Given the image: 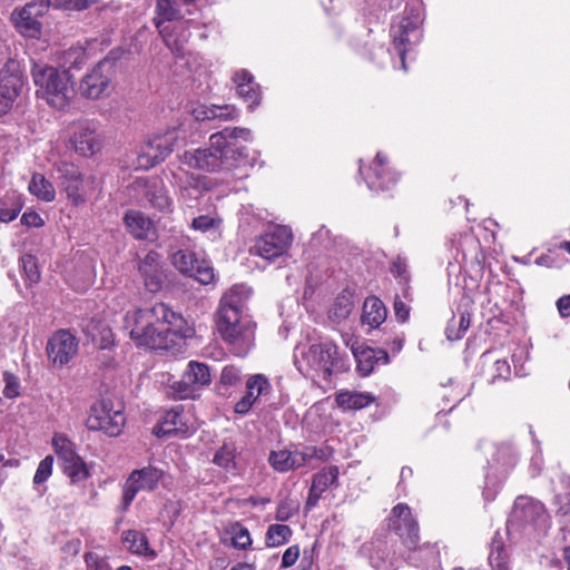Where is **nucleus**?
Masks as SVG:
<instances>
[{
  "label": "nucleus",
  "instance_id": "obj_1",
  "mask_svg": "<svg viewBox=\"0 0 570 570\" xmlns=\"http://www.w3.org/2000/svg\"><path fill=\"white\" fill-rule=\"evenodd\" d=\"M239 140L250 141L252 132L247 128L226 127L223 130L212 134L208 146L187 150L181 156V163L190 168L206 170L209 173L224 171L232 177L242 178L245 174H237L249 164L246 147Z\"/></svg>",
  "mask_w": 570,
  "mask_h": 570
},
{
  "label": "nucleus",
  "instance_id": "obj_2",
  "mask_svg": "<svg viewBox=\"0 0 570 570\" xmlns=\"http://www.w3.org/2000/svg\"><path fill=\"white\" fill-rule=\"evenodd\" d=\"M125 328L138 346L153 350H168L189 336L185 318L164 303L127 312Z\"/></svg>",
  "mask_w": 570,
  "mask_h": 570
},
{
  "label": "nucleus",
  "instance_id": "obj_3",
  "mask_svg": "<svg viewBox=\"0 0 570 570\" xmlns=\"http://www.w3.org/2000/svg\"><path fill=\"white\" fill-rule=\"evenodd\" d=\"M294 364L304 376H318L330 381L333 373L344 372L347 364L332 341L312 344L307 348L296 347Z\"/></svg>",
  "mask_w": 570,
  "mask_h": 570
},
{
  "label": "nucleus",
  "instance_id": "obj_4",
  "mask_svg": "<svg viewBox=\"0 0 570 570\" xmlns=\"http://www.w3.org/2000/svg\"><path fill=\"white\" fill-rule=\"evenodd\" d=\"M37 96L52 108L63 109L75 96L73 83L68 70L33 62L31 68Z\"/></svg>",
  "mask_w": 570,
  "mask_h": 570
},
{
  "label": "nucleus",
  "instance_id": "obj_5",
  "mask_svg": "<svg viewBox=\"0 0 570 570\" xmlns=\"http://www.w3.org/2000/svg\"><path fill=\"white\" fill-rule=\"evenodd\" d=\"M217 330L237 356H245L254 346L255 323L249 316H218Z\"/></svg>",
  "mask_w": 570,
  "mask_h": 570
},
{
  "label": "nucleus",
  "instance_id": "obj_6",
  "mask_svg": "<svg viewBox=\"0 0 570 570\" xmlns=\"http://www.w3.org/2000/svg\"><path fill=\"white\" fill-rule=\"evenodd\" d=\"M124 406L109 399H102L91 405L86 425L91 431H101L109 436H117L125 425Z\"/></svg>",
  "mask_w": 570,
  "mask_h": 570
},
{
  "label": "nucleus",
  "instance_id": "obj_7",
  "mask_svg": "<svg viewBox=\"0 0 570 570\" xmlns=\"http://www.w3.org/2000/svg\"><path fill=\"white\" fill-rule=\"evenodd\" d=\"M115 75V59L104 58L82 77L79 85L80 94L88 99L109 96L114 90Z\"/></svg>",
  "mask_w": 570,
  "mask_h": 570
},
{
  "label": "nucleus",
  "instance_id": "obj_8",
  "mask_svg": "<svg viewBox=\"0 0 570 570\" xmlns=\"http://www.w3.org/2000/svg\"><path fill=\"white\" fill-rule=\"evenodd\" d=\"M179 135L175 128L148 138L137 155V168L149 169L164 161L173 153Z\"/></svg>",
  "mask_w": 570,
  "mask_h": 570
},
{
  "label": "nucleus",
  "instance_id": "obj_9",
  "mask_svg": "<svg viewBox=\"0 0 570 570\" xmlns=\"http://www.w3.org/2000/svg\"><path fill=\"white\" fill-rule=\"evenodd\" d=\"M210 382L209 367L205 363L190 361L180 381L175 382L171 387L177 399H195Z\"/></svg>",
  "mask_w": 570,
  "mask_h": 570
},
{
  "label": "nucleus",
  "instance_id": "obj_10",
  "mask_svg": "<svg viewBox=\"0 0 570 570\" xmlns=\"http://www.w3.org/2000/svg\"><path fill=\"white\" fill-rule=\"evenodd\" d=\"M164 476V471L148 465L142 469L134 470L127 478L122 487L121 509L128 510L131 502L139 491H153L157 488Z\"/></svg>",
  "mask_w": 570,
  "mask_h": 570
},
{
  "label": "nucleus",
  "instance_id": "obj_11",
  "mask_svg": "<svg viewBox=\"0 0 570 570\" xmlns=\"http://www.w3.org/2000/svg\"><path fill=\"white\" fill-rule=\"evenodd\" d=\"M292 242V232L286 226H275L269 232L259 236L250 247L252 255L266 261H273L282 256Z\"/></svg>",
  "mask_w": 570,
  "mask_h": 570
},
{
  "label": "nucleus",
  "instance_id": "obj_12",
  "mask_svg": "<svg viewBox=\"0 0 570 570\" xmlns=\"http://www.w3.org/2000/svg\"><path fill=\"white\" fill-rule=\"evenodd\" d=\"M79 340L68 330L56 331L48 340L46 352L56 367L67 365L78 353Z\"/></svg>",
  "mask_w": 570,
  "mask_h": 570
},
{
  "label": "nucleus",
  "instance_id": "obj_13",
  "mask_svg": "<svg viewBox=\"0 0 570 570\" xmlns=\"http://www.w3.org/2000/svg\"><path fill=\"white\" fill-rule=\"evenodd\" d=\"M544 505L540 501L530 497H518L507 522L508 533L533 524L544 515Z\"/></svg>",
  "mask_w": 570,
  "mask_h": 570
},
{
  "label": "nucleus",
  "instance_id": "obj_14",
  "mask_svg": "<svg viewBox=\"0 0 570 570\" xmlns=\"http://www.w3.org/2000/svg\"><path fill=\"white\" fill-rule=\"evenodd\" d=\"M46 13L45 9L38 6V1L27 3L20 10L12 12L11 19L18 31L29 38H38L41 33L39 17Z\"/></svg>",
  "mask_w": 570,
  "mask_h": 570
},
{
  "label": "nucleus",
  "instance_id": "obj_15",
  "mask_svg": "<svg viewBox=\"0 0 570 570\" xmlns=\"http://www.w3.org/2000/svg\"><path fill=\"white\" fill-rule=\"evenodd\" d=\"M390 527L399 532L405 544L419 542V524L405 503L396 504L391 512Z\"/></svg>",
  "mask_w": 570,
  "mask_h": 570
},
{
  "label": "nucleus",
  "instance_id": "obj_16",
  "mask_svg": "<svg viewBox=\"0 0 570 570\" xmlns=\"http://www.w3.org/2000/svg\"><path fill=\"white\" fill-rule=\"evenodd\" d=\"M138 271L148 292L157 293L161 289L165 275L158 253L153 250L147 253L138 263Z\"/></svg>",
  "mask_w": 570,
  "mask_h": 570
},
{
  "label": "nucleus",
  "instance_id": "obj_17",
  "mask_svg": "<svg viewBox=\"0 0 570 570\" xmlns=\"http://www.w3.org/2000/svg\"><path fill=\"white\" fill-rule=\"evenodd\" d=\"M252 295V289L246 285H234L226 292L219 303L218 316H248L246 314V304Z\"/></svg>",
  "mask_w": 570,
  "mask_h": 570
},
{
  "label": "nucleus",
  "instance_id": "obj_18",
  "mask_svg": "<svg viewBox=\"0 0 570 570\" xmlns=\"http://www.w3.org/2000/svg\"><path fill=\"white\" fill-rule=\"evenodd\" d=\"M246 394L235 404V412L247 414L259 396L269 394L272 386L263 374H255L246 381Z\"/></svg>",
  "mask_w": 570,
  "mask_h": 570
},
{
  "label": "nucleus",
  "instance_id": "obj_19",
  "mask_svg": "<svg viewBox=\"0 0 570 570\" xmlns=\"http://www.w3.org/2000/svg\"><path fill=\"white\" fill-rule=\"evenodd\" d=\"M233 81L236 85L238 96L248 104L250 110L261 104L262 92L259 85L248 70L240 69L235 71Z\"/></svg>",
  "mask_w": 570,
  "mask_h": 570
},
{
  "label": "nucleus",
  "instance_id": "obj_20",
  "mask_svg": "<svg viewBox=\"0 0 570 570\" xmlns=\"http://www.w3.org/2000/svg\"><path fill=\"white\" fill-rule=\"evenodd\" d=\"M385 165L386 157L382 153H377L374 163L370 167V174L365 178L370 189L387 190L396 183V174L390 171Z\"/></svg>",
  "mask_w": 570,
  "mask_h": 570
},
{
  "label": "nucleus",
  "instance_id": "obj_21",
  "mask_svg": "<svg viewBox=\"0 0 570 570\" xmlns=\"http://www.w3.org/2000/svg\"><path fill=\"white\" fill-rule=\"evenodd\" d=\"M269 465L279 473H286L304 466L302 449L297 446L273 450L267 459Z\"/></svg>",
  "mask_w": 570,
  "mask_h": 570
},
{
  "label": "nucleus",
  "instance_id": "obj_22",
  "mask_svg": "<svg viewBox=\"0 0 570 570\" xmlns=\"http://www.w3.org/2000/svg\"><path fill=\"white\" fill-rule=\"evenodd\" d=\"M351 350L357 362V371L364 376L370 375L376 364H387L390 362L387 352L381 348L355 347L353 344Z\"/></svg>",
  "mask_w": 570,
  "mask_h": 570
},
{
  "label": "nucleus",
  "instance_id": "obj_23",
  "mask_svg": "<svg viewBox=\"0 0 570 570\" xmlns=\"http://www.w3.org/2000/svg\"><path fill=\"white\" fill-rule=\"evenodd\" d=\"M75 150L85 156H92L100 148L98 136L87 124H80L71 139Z\"/></svg>",
  "mask_w": 570,
  "mask_h": 570
},
{
  "label": "nucleus",
  "instance_id": "obj_24",
  "mask_svg": "<svg viewBox=\"0 0 570 570\" xmlns=\"http://www.w3.org/2000/svg\"><path fill=\"white\" fill-rule=\"evenodd\" d=\"M125 224L135 238L153 240L155 238L154 223L141 212L130 210L124 217Z\"/></svg>",
  "mask_w": 570,
  "mask_h": 570
},
{
  "label": "nucleus",
  "instance_id": "obj_25",
  "mask_svg": "<svg viewBox=\"0 0 570 570\" xmlns=\"http://www.w3.org/2000/svg\"><path fill=\"white\" fill-rule=\"evenodd\" d=\"M22 81L17 73L0 75V116L8 112L19 94Z\"/></svg>",
  "mask_w": 570,
  "mask_h": 570
},
{
  "label": "nucleus",
  "instance_id": "obj_26",
  "mask_svg": "<svg viewBox=\"0 0 570 570\" xmlns=\"http://www.w3.org/2000/svg\"><path fill=\"white\" fill-rule=\"evenodd\" d=\"M411 35L415 39H417L420 36V31H419L417 24L415 22L411 21L409 18L402 19L397 29L393 31V43H394L395 49L399 51L403 70H406L405 45L411 43Z\"/></svg>",
  "mask_w": 570,
  "mask_h": 570
},
{
  "label": "nucleus",
  "instance_id": "obj_27",
  "mask_svg": "<svg viewBox=\"0 0 570 570\" xmlns=\"http://www.w3.org/2000/svg\"><path fill=\"white\" fill-rule=\"evenodd\" d=\"M411 550L407 556V562L414 567L430 568L439 563L440 552L435 546L424 544L417 547L415 544H406Z\"/></svg>",
  "mask_w": 570,
  "mask_h": 570
},
{
  "label": "nucleus",
  "instance_id": "obj_28",
  "mask_svg": "<svg viewBox=\"0 0 570 570\" xmlns=\"http://www.w3.org/2000/svg\"><path fill=\"white\" fill-rule=\"evenodd\" d=\"M166 47L176 56L184 55L185 45L187 43L190 32L184 24L175 26L170 29L168 26L158 29Z\"/></svg>",
  "mask_w": 570,
  "mask_h": 570
},
{
  "label": "nucleus",
  "instance_id": "obj_29",
  "mask_svg": "<svg viewBox=\"0 0 570 570\" xmlns=\"http://www.w3.org/2000/svg\"><path fill=\"white\" fill-rule=\"evenodd\" d=\"M387 311L383 302L377 297H367L363 303L362 324L371 328H377L386 318Z\"/></svg>",
  "mask_w": 570,
  "mask_h": 570
},
{
  "label": "nucleus",
  "instance_id": "obj_30",
  "mask_svg": "<svg viewBox=\"0 0 570 570\" xmlns=\"http://www.w3.org/2000/svg\"><path fill=\"white\" fill-rule=\"evenodd\" d=\"M122 542L134 554L147 556L150 559L156 557V552L150 549L147 537L137 530H127L122 533Z\"/></svg>",
  "mask_w": 570,
  "mask_h": 570
},
{
  "label": "nucleus",
  "instance_id": "obj_31",
  "mask_svg": "<svg viewBox=\"0 0 570 570\" xmlns=\"http://www.w3.org/2000/svg\"><path fill=\"white\" fill-rule=\"evenodd\" d=\"M181 18L178 0H157L154 23L157 29L164 28L166 22Z\"/></svg>",
  "mask_w": 570,
  "mask_h": 570
},
{
  "label": "nucleus",
  "instance_id": "obj_32",
  "mask_svg": "<svg viewBox=\"0 0 570 570\" xmlns=\"http://www.w3.org/2000/svg\"><path fill=\"white\" fill-rule=\"evenodd\" d=\"M154 433L159 438L167 435H185L186 431L183 429L181 413L175 409L166 412L161 423L155 426Z\"/></svg>",
  "mask_w": 570,
  "mask_h": 570
},
{
  "label": "nucleus",
  "instance_id": "obj_33",
  "mask_svg": "<svg viewBox=\"0 0 570 570\" xmlns=\"http://www.w3.org/2000/svg\"><path fill=\"white\" fill-rule=\"evenodd\" d=\"M489 563L492 570H511L509 553L499 533H497L492 539Z\"/></svg>",
  "mask_w": 570,
  "mask_h": 570
},
{
  "label": "nucleus",
  "instance_id": "obj_34",
  "mask_svg": "<svg viewBox=\"0 0 570 570\" xmlns=\"http://www.w3.org/2000/svg\"><path fill=\"white\" fill-rule=\"evenodd\" d=\"M374 402V397L362 392H340L336 395V403L344 410H361Z\"/></svg>",
  "mask_w": 570,
  "mask_h": 570
},
{
  "label": "nucleus",
  "instance_id": "obj_35",
  "mask_svg": "<svg viewBox=\"0 0 570 570\" xmlns=\"http://www.w3.org/2000/svg\"><path fill=\"white\" fill-rule=\"evenodd\" d=\"M340 470L336 465H330L323 468L321 471L315 473L312 479V487L321 492H325L330 488H337Z\"/></svg>",
  "mask_w": 570,
  "mask_h": 570
},
{
  "label": "nucleus",
  "instance_id": "obj_36",
  "mask_svg": "<svg viewBox=\"0 0 570 570\" xmlns=\"http://www.w3.org/2000/svg\"><path fill=\"white\" fill-rule=\"evenodd\" d=\"M236 454L237 448L235 443L224 442L223 445L216 451L213 462L227 472L234 473L237 470Z\"/></svg>",
  "mask_w": 570,
  "mask_h": 570
},
{
  "label": "nucleus",
  "instance_id": "obj_37",
  "mask_svg": "<svg viewBox=\"0 0 570 570\" xmlns=\"http://www.w3.org/2000/svg\"><path fill=\"white\" fill-rule=\"evenodd\" d=\"M29 190L32 195L43 202H52L56 196V190L52 184L46 179L41 174H33L30 183Z\"/></svg>",
  "mask_w": 570,
  "mask_h": 570
},
{
  "label": "nucleus",
  "instance_id": "obj_38",
  "mask_svg": "<svg viewBox=\"0 0 570 570\" xmlns=\"http://www.w3.org/2000/svg\"><path fill=\"white\" fill-rule=\"evenodd\" d=\"M52 448L58 459L65 463H71L77 456L75 444L61 433H56L52 438Z\"/></svg>",
  "mask_w": 570,
  "mask_h": 570
},
{
  "label": "nucleus",
  "instance_id": "obj_39",
  "mask_svg": "<svg viewBox=\"0 0 570 570\" xmlns=\"http://www.w3.org/2000/svg\"><path fill=\"white\" fill-rule=\"evenodd\" d=\"M53 471V456L47 455L45 459H42L38 468L36 470V473L33 475V488L38 492L39 497H42L46 491L47 487L45 483L48 481V479L52 475Z\"/></svg>",
  "mask_w": 570,
  "mask_h": 570
},
{
  "label": "nucleus",
  "instance_id": "obj_40",
  "mask_svg": "<svg viewBox=\"0 0 570 570\" xmlns=\"http://www.w3.org/2000/svg\"><path fill=\"white\" fill-rule=\"evenodd\" d=\"M86 331L91 336L92 342L101 350H107L114 344V333L108 325L92 322Z\"/></svg>",
  "mask_w": 570,
  "mask_h": 570
},
{
  "label": "nucleus",
  "instance_id": "obj_41",
  "mask_svg": "<svg viewBox=\"0 0 570 570\" xmlns=\"http://www.w3.org/2000/svg\"><path fill=\"white\" fill-rule=\"evenodd\" d=\"M493 461L504 471L513 468L518 461V454L511 443L503 442L497 445Z\"/></svg>",
  "mask_w": 570,
  "mask_h": 570
},
{
  "label": "nucleus",
  "instance_id": "obj_42",
  "mask_svg": "<svg viewBox=\"0 0 570 570\" xmlns=\"http://www.w3.org/2000/svg\"><path fill=\"white\" fill-rule=\"evenodd\" d=\"M293 534L292 529L285 524H271L265 534V543L268 548L287 543Z\"/></svg>",
  "mask_w": 570,
  "mask_h": 570
},
{
  "label": "nucleus",
  "instance_id": "obj_43",
  "mask_svg": "<svg viewBox=\"0 0 570 570\" xmlns=\"http://www.w3.org/2000/svg\"><path fill=\"white\" fill-rule=\"evenodd\" d=\"M227 532L232 535V546L235 549L247 550L252 547V538L249 531L242 523H230Z\"/></svg>",
  "mask_w": 570,
  "mask_h": 570
},
{
  "label": "nucleus",
  "instance_id": "obj_44",
  "mask_svg": "<svg viewBox=\"0 0 570 570\" xmlns=\"http://www.w3.org/2000/svg\"><path fill=\"white\" fill-rule=\"evenodd\" d=\"M237 110L234 106L230 105H213L210 107L204 108L202 111L198 112L197 118L199 119H223V120H232L236 118Z\"/></svg>",
  "mask_w": 570,
  "mask_h": 570
},
{
  "label": "nucleus",
  "instance_id": "obj_45",
  "mask_svg": "<svg viewBox=\"0 0 570 570\" xmlns=\"http://www.w3.org/2000/svg\"><path fill=\"white\" fill-rule=\"evenodd\" d=\"M148 202L157 209L161 212H170L173 200L167 195L163 186L154 185L148 188L146 194Z\"/></svg>",
  "mask_w": 570,
  "mask_h": 570
},
{
  "label": "nucleus",
  "instance_id": "obj_46",
  "mask_svg": "<svg viewBox=\"0 0 570 570\" xmlns=\"http://www.w3.org/2000/svg\"><path fill=\"white\" fill-rule=\"evenodd\" d=\"M89 181H86L83 177H79L75 183H69L63 187L67 198L75 205L83 204L88 195Z\"/></svg>",
  "mask_w": 570,
  "mask_h": 570
},
{
  "label": "nucleus",
  "instance_id": "obj_47",
  "mask_svg": "<svg viewBox=\"0 0 570 570\" xmlns=\"http://www.w3.org/2000/svg\"><path fill=\"white\" fill-rule=\"evenodd\" d=\"M63 472L70 478L72 483H78L89 476L88 468L79 455L71 463L62 464Z\"/></svg>",
  "mask_w": 570,
  "mask_h": 570
},
{
  "label": "nucleus",
  "instance_id": "obj_48",
  "mask_svg": "<svg viewBox=\"0 0 570 570\" xmlns=\"http://www.w3.org/2000/svg\"><path fill=\"white\" fill-rule=\"evenodd\" d=\"M22 204L14 197L6 196L0 199V222L10 223L14 220L20 210Z\"/></svg>",
  "mask_w": 570,
  "mask_h": 570
},
{
  "label": "nucleus",
  "instance_id": "obj_49",
  "mask_svg": "<svg viewBox=\"0 0 570 570\" xmlns=\"http://www.w3.org/2000/svg\"><path fill=\"white\" fill-rule=\"evenodd\" d=\"M197 256L194 252L180 249L173 255L174 266L181 273L188 274L194 271V265L197 263Z\"/></svg>",
  "mask_w": 570,
  "mask_h": 570
},
{
  "label": "nucleus",
  "instance_id": "obj_50",
  "mask_svg": "<svg viewBox=\"0 0 570 570\" xmlns=\"http://www.w3.org/2000/svg\"><path fill=\"white\" fill-rule=\"evenodd\" d=\"M353 309L352 301L346 296H340L335 299L331 311L330 318L334 322L340 323L341 321L348 317Z\"/></svg>",
  "mask_w": 570,
  "mask_h": 570
},
{
  "label": "nucleus",
  "instance_id": "obj_51",
  "mask_svg": "<svg viewBox=\"0 0 570 570\" xmlns=\"http://www.w3.org/2000/svg\"><path fill=\"white\" fill-rule=\"evenodd\" d=\"M57 171L59 175L58 179L62 188L69 183H75L79 177L82 176L79 168L75 164L68 161H60L57 165Z\"/></svg>",
  "mask_w": 570,
  "mask_h": 570
},
{
  "label": "nucleus",
  "instance_id": "obj_52",
  "mask_svg": "<svg viewBox=\"0 0 570 570\" xmlns=\"http://www.w3.org/2000/svg\"><path fill=\"white\" fill-rule=\"evenodd\" d=\"M470 323H471V315L470 313H461L460 315V320L459 322L456 323L458 324V330L456 332H453V326H454V318H452L448 326H446V330H445V334H446V337L448 340L450 341H458L460 340L464 333L468 331V328L470 327Z\"/></svg>",
  "mask_w": 570,
  "mask_h": 570
},
{
  "label": "nucleus",
  "instance_id": "obj_53",
  "mask_svg": "<svg viewBox=\"0 0 570 570\" xmlns=\"http://www.w3.org/2000/svg\"><path fill=\"white\" fill-rule=\"evenodd\" d=\"M299 510V503L291 498L283 499L276 509L275 519L285 522L294 517Z\"/></svg>",
  "mask_w": 570,
  "mask_h": 570
},
{
  "label": "nucleus",
  "instance_id": "obj_54",
  "mask_svg": "<svg viewBox=\"0 0 570 570\" xmlns=\"http://www.w3.org/2000/svg\"><path fill=\"white\" fill-rule=\"evenodd\" d=\"M195 277L202 284H209L214 279V269L204 259H197L194 265V271L187 274Z\"/></svg>",
  "mask_w": 570,
  "mask_h": 570
},
{
  "label": "nucleus",
  "instance_id": "obj_55",
  "mask_svg": "<svg viewBox=\"0 0 570 570\" xmlns=\"http://www.w3.org/2000/svg\"><path fill=\"white\" fill-rule=\"evenodd\" d=\"M21 267L29 283H38L40 273L37 265V259L33 255L26 254L21 257Z\"/></svg>",
  "mask_w": 570,
  "mask_h": 570
},
{
  "label": "nucleus",
  "instance_id": "obj_56",
  "mask_svg": "<svg viewBox=\"0 0 570 570\" xmlns=\"http://www.w3.org/2000/svg\"><path fill=\"white\" fill-rule=\"evenodd\" d=\"M302 453L304 455V466L312 460V459H318V460H327L332 451L328 448H316V446H304L302 449Z\"/></svg>",
  "mask_w": 570,
  "mask_h": 570
},
{
  "label": "nucleus",
  "instance_id": "obj_57",
  "mask_svg": "<svg viewBox=\"0 0 570 570\" xmlns=\"http://www.w3.org/2000/svg\"><path fill=\"white\" fill-rule=\"evenodd\" d=\"M3 381H4V389H3V395L8 399H13L19 395V379L10 373L4 372L3 373Z\"/></svg>",
  "mask_w": 570,
  "mask_h": 570
},
{
  "label": "nucleus",
  "instance_id": "obj_58",
  "mask_svg": "<svg viewBox=\"0 0 570 570\" xmlns=\"http://www.w3.org/2000/svg\"><path fill=\"white\" fill-rule=\"evenodd\" d=\"M85 561L90 570H111L107 558L99 556L96 552H88L85 556Z\"/></svg>",
  "mask_w": 570,
  "mask_h": 570
},
{
  "label": "nucleus",
  "instance_id": "obj_59",
  "mask_svg": "<svg viewBox=\"0 0 570 570\" xmlns=\"http://www.w3.org/2000/svg\"><path fill=\"white\" fill-rule=\"evenodd\" d=\"M220 220H216L215 218L207 216V215H200L193 219L191 227L196 230L200 232H207L212 228H215L218 226Z\"/></svg>",
  "mask_w": 570,
  "mask_h": 570
},
{
  "label": "nucleus",
  "instance_id": "obj_60",
  "mask_svg": "<svg viewBox=\"0 0 570 570\" xmlns=\"http://www.w3.org/2000/svg\"><path fill=\"white\" fill-rule=\"evenodd\" d=\"M240 381V371L235 366H225L220 374V383L233 386Z\"/></svg>",
  "mask_w": 570,
  "mask_h": 570
},
{
  "label": "nucleus",
  "instance_id": "obj_61",
  "mask_svg": "<svg viewBox=\"0 0 570 570\" xmlns=\"http://www.w3.org/2000/svg\"><path fill=\"white\" fill-rule=\"evenodd\" d=\"M393 308L397 321L404 323L409 320L411 309L410 305L406 302H404L399 295H396L394 298Z\"/></svg>",
  "mask_w": 570,
  "mask_h": 570
},
{
  "label": "nucleus",
  "instance_id": "obj_62",
  "mask_svg": "<svg viewBox=\"0 0 570 570\" xmlns=\"http://www.w3.org/2000/svg\"><path fill=\"white\" fill-rule=\"evenodd\" d=\"M510 374L511 368L507 360H498L494 362L492 382H494L497 379L505 381L510 377Z\"/></svg>",
  "mask_w": 570,
  "mask_h": 570
},
{
  "label": "nucleus",
  "instance_id": "obj_63",
  "mask_svg": "<svg viewBox=\"0 0 570 570\" xmlns=\"http://www.w3.org/2000/svg\"><path fill=\"white\" fill-rule=\"evenodd\" d=\"M299 557V547L297 544L288 547L282 557V568L292 567Z\"/></svg>",
  "mask_w": 570,
  "mask_h": 570
},
{
  "label": "nucleus",
  "instance_id": "obj_64",
  "mask_svg": "<svg viewBox=\"0 0 570 570\" xmlns=\"http://www.w3.org/2000/svg\"><path fill=\"white\" fill-rule=\"evenodd\" d=\"M21 224L28 227H41L45 222L36 212H28L22 215Z\"/></svg>",
  "mask_w": 570,
  "mask_h": 570
}]
</instances>
